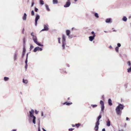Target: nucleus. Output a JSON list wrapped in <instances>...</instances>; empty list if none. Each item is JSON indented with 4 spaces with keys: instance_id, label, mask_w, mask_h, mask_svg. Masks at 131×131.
<instances>
[{
    "instance_id": "nucleus-58",
    "label": "nucleus",
    "mask_w": 131,
    "mask_h": 131,
    "mask_svg": "<svg viewBox=\"0 0 131 131\" xmlns=\"http://www.w3.org/2000/svg\"><path fill=\"white\" fill-rule=\"evenodd\" d=\"M72 126L73 127H74L75 126V125L73 124L72 125Z\"/></svg>"
},
{
    "instance_id": "nucleus-42",
    "label": "nucleus",
    "mask_w": 131,
    "mask_h": 131,
    "mask_svg": "<svg viewBox=\"0 0 131 131\" xmlns=\"http://www.w3.org/2000/svg\"><path fill=\"white\" fill-rule=\"evenodd\" d=\"M27 67H28L27 64H25V69L26 70L27 69Z\"/></svg>"
},
{
    "instance_id": "nucleus-51",
    "label": "nucleus",
    "mask_w": 131,
    "mask_h": 131,
    "mask_svg": "<svg viewBox=\"0 0 131 131\" xmlns=\"http://www.w3.org/2000/svg\"><path fill=\"white\" fill-rule=\"evenodd\" d=\"M24 28H23L22 30V33L23 34H24Z\"/></svg>"
},
{
    "instance_id": "nucleus-64",
    "label": "nucleus",
    "mask_w": 131,
    "mask_h": 131,
    "mask_svg": "<svg viewBox=\"0 0 131 131\" xmlns=\"http://www.w3.org/2000/svg\"><path fill=\"white\" fill-rule=\"evenodd\" d=\"M102 98H103V97H104V96H103H103H102Z\"/></svg>"
},
{
    "instance_id": "nucleus-43",
    "label": "nucleus",
    "mask_w": 131,
    "mask_h": 131,
    "mask_svg": "<svg viewBox=\"0 0 131 131\" xmlns=\"http://www.w3.org/2000/svg\"><path fill=\"white\" fill-rule=\"evenodd\" d=\"M27 62H28V59H26V60H25V63L26 64H27Z\"/></svg>"
},
{
    "instance_id": "nucleus-63",
    "label": "nucleus",
    "mask_w": 131,
    "mask_h": 131,
    "mask_svg": "<svg viewBox=\"0 0 131 131\" xmlns=\"http://www.w3.org/2000/svg\"><path fill=\"white\" fill-rule=\"evenodd\" d=\"M78 0H74V1L75 2H76Z\"/></svg>"
},
{
    "instance_id": "nucleus-36",
    "label": "nucleus",
    "mask_w": 131,
    "mask_h": 131,
    "mask_svg": "<svg viewBox=\"0 0 131 131\" xmlns=\"http://www.w3.org/2000/svg\"><path fill=\"white\" fill-rule=\"evenodd\" d=\"M34 4V0H32V2L31 5V7H33Z\"/></svg>"
},
{
    "instance_id": "nucleus-17",
    "label": "nucleus",
    "mask_w": 131,
    "mask_h": 131,
    "mask_svg": "<svg viewBox=\"0 0 131 131\" xmlns=\"http://www.w3.org/2000/svg\"><path fill=\"white\" fill-rule=\"evenodd\" d=\"M106 125L108 127L110 126V122L109 119L107 120L106 122Z\"/></svg>"
},
{
    "instance_id": "nucleus-45",
    "label": "nucleus",
    "mask_w": 131,
    "mask_h": 131,
    "mask_svg": "<svg viewBox=\"0 0 131 131\" xmlns=\"http://www.w3.org/2000/svg\"><path fill=\"white\" fill-rule=\"evenodd\" d=\"M34 33L33 32H32L31 33V36H32V37L34 36Z\"/></svg>"
},
{
    "instance_id": "nucleus-53",
    "label": "nucleus",
    "mask_w": 131,
    "mask_h": 131,
    "mask_svg": "<svg viewBox=\"0 0 131 131\" xmlns=\"http://www.w3.org/2000/svg\"><path fill=\"white\" fill-rule=\"evenodd\" d=\"M41 115L42 116H43V112H41Z\"/></svg>"
},
{
    "instance_id": "nucleus-49",
    "label": "nucleus",
    "mask_w": 131,
    "mask_h": 131,
    "mask_svg": "<svg viewBox=\"0 0 131 131\" xmlns=\"http://www.w3.org/2000/svg\"><path fill=\"white\" fill-rule=\"evenodd\" d=\"M28 53H27L26 54V59H28Z\"/></svg>"
},
{
    "instance_id": "nucleus-18",
    "label": "nucleus",
    "mask_w": 131,
    "mask_h": 131,
    "mask_svg": "<svg viewBox=\"0 0 131 131\" xmlns=\"http://www.w3.org/2000/svg\"><path fill=\"white\" fill-rule=\"evenodd\" d=\"M102 115H99L98 117H97V122H99L100 121L99 120L100 119V118L102 117Z\"/></svg>"
},
{
    "instance_id": "nucleus-34",
    "label": "nucleus",
    "mask_w": 131,
    "mask_h": 131,
    "mask_svg": "<svg viewBox=\"0 0 131 131\" xmlns=\"http://www.w3.org/2000/svg\"><path fill=\"white\" fill-rule=\"evenodd\" d=\"M23 41L24 46H25V38H24L23 39Z\"/></svg>"
},
{
    "instance_id": "nucleus-24",
    "label": "nucleus",
    "mask_w": 131,
    "mask_h": 131,
    "mask_svg": "<svg viewBox=\"0 0 131 131\" xmlns=\"http://www.w3.org/2000/svg\"><path fill=\"white\" fill-rule=\"evenodd\" d=\"M58 3L57 0H53V4H56Z\"/></svg>"
},
{
    "instance_id": "nucleus-55",
    "label": "nucleus",
    "mask_w": 131,
    "mask_h": 131,
    "mask_svg": "<svg viewBox=\"0 0 131 131\" xmlns=\"http://www.w3.org/2000/svg\"><path fill=\"white\" fill-rule=\"evenodd\" d=\"M128 119H129V118L128 117H126V120L127 121V120H128Z\"/></svg>"
},
{
    "instance_id": "nucleus-9",
    "label": "nucleus",
    "mask_w": 131,
    "mask_h": 131,
    "mask_svg": "<svg viewBox=\"0 0 131 131\" xmlns=\"http://www.w3.org/2000/svg\"><path fill=\"white\" fill-rule=\"evenodd\" d=\"M112 19L111 18H107L106 19L105 22L106 23H111L112 21H111Z\"/></svg>"
},
{
    "instance_id": "nucleus-12",
    "label": "nucleus",
    "mask_w": 131,
    "mask_h": 131,
    "mask_svg": "<svg viewBox=\"0 0 131 131\" xmlns=\"http://www.w3.org/2000/svg\"><path fill=\"white\" fill-rule=\"evenodd\" d=\"M17 59V54L16 52L14 54V61L16 60V59Z\"/></svg>"
},
{
    "instance_id": "nucleus-44",
    "label": "nucleus",
    "mask_w": 131,
    "mask_h": 131,
    "mask_svg": "<svg viewBox=\"0 0 131 131\" xmlns=\"http://www.w3.org/2000/svg\"><path fill=\"white\" fill-rule=\"evenodd\" d=\"M38 124H39V126L40 123H39ZM38 131H40V128L39 126L38 127Z\"/></svg>"
},
{
    "instance_id": "nucleus-7",
    "label": "nucleus",
    "mask_w": 131,
    "mask_h": 131,
    "mask_svg": "<svg viewBox=\"0 0 131 131\" xmlns=\"http://www.w3.org/2000/svg\"><path fill=\"white\" fill-rule=\"evenodd\" d=\"M100 124L99 122H96L95 123V126L94 128L95 130L96 131H97L99 129V126Z\"/></svg>"
},
{
    "instance_id": "nucleus-22",
    "label": "nucleus",
    "mask_w": 131,
    "mask_h": 131,
    "mask_svg": "<svg viewBox=\"0 0 131 131\" xmlns=\"http://www.w3.org/2000/svg\"><path fill=\"white\" fill-rule=\"evenodd\" d=\"M104 108H103V109L102 110V108H101V110L100 112L99 115H102V114L104 113Z\"/></svg>"
},
{
    "instance_id": "nucleus-39",
    "label": "nucleus",
    "mask_w": 131,
    "mask_h": 131,
    "mask_svg": "<svg viewBox=\"0 0 131 131\" xmlns=\"http://www.w3.org/2000/svg\"><path fill=\"white\" fill-rule=\"evenodd\" d=\"M117 47H120L121 46V45L120 43H118L117 44Z\"/></svg>"
},
{
    "instance_id": "nucleus-35",
    "label": "nucleus",
    "mask_w": 131,
    "mask_h": 131,
    "mask_svg": "<svg viewBox=\"0 0 131 131\" xmlns=\"http://www.w3.org/2000/svg\"><path fill=\"white\" fill-rule=\"evenodd\" d=\"M91 106L93 108H94V107H96L97 106V105H96V104H95V105L91 104Z\"/></svg>"
},
{
    "instance_id": "nucleus-27",
    "label": "nucleus",
    "mask_w": 131,
    "mask_h": 131,
    "mask_svg": "<svg viewBox=\"0 0 131 131\" xmlns=\"http://www.w3.org/2000/svg\"><path fill=\"white\" fill-rule=\"evenodd\" d=\"M94 16L96 18H98L99 17L98 14L97 13H95L94 14Z\"/></svg>"
},
{
    "instance_id": "nucleus-5",
    "label": "nucleus",
    "mask_w": 131,
    "mask_h": 131,
    "mask_svg": "<svg viewBox=\"0 0 131 131\" xmlns=\"http://www.w3.org/2000/svg\"><path fill=\"white\" fill-rule=\"evenodd\" d=\"M40 18V16L38 14L36 15L35 20V25L36 26H37V25L38 20Z\"/></svg>"
},
{
    "instance_id": "nucleus-3",
    "label": "nucleus",
    "mask_w": 131,
    "mask_h": 131,
    "mask_svg": "<svg viewBox=\"0 0 131 131\" xmlns=\"http://www.w3.org/2000/svg\"><path fill=\"white\" fill-rule=\"evenodd\" d=\"M32 39L35 43L38 46H43V45L41 44L38 42L37 38L36 36L35 35L33 36L32 37Z\"/></svg>"
},
{
    "instance_id": "nucleus-26",
    "label": "nucleus",
    "mask_w": 131,
    "mask_h": 131,
    "mask_svg": "<svg viewBox=\"0 0 131 131\" xmlns=\"http://www.w3.org/2000/svg\"><path fill=\"white\" fill-rule=\"evenodd\" d=\"M9 79V78L8 77H5L4 78V80L5 81H6L8 80Z\"/></svg>"
},
{
    "instance_id": "nucleus-10",
    "label": "nucleus",
    "mask_w": 131,
    "mask_h": 131,
    "mask_svg": "<svg viewBox=\"0 0 131 131\" xmlns=\"http://www.w3.org/2000/svg\"><path fill=\"white\" fill-rule=\"evenodd\" d=\"M100 103L101 105V108H102V110L103 108H104V102L102 100H101Z\"/></svg>"
},
{
    "instance_id": "nucleus-40",
    "label": "nucleus",
    "mask_w": 131,
    "mask_h": 131,
    "mask_svg": "<svg viewBox=\"0 0 131 131\" xmlns=\"http://www.w3.org/2000/svg\"><path fill=\"white\" fill-rule=\"evenodd\" d=\"M38 9L36 7L35 8V10L36 12H38Z\"/></svg>"
},
{
    "instance_id": "nucleus-14",
    "label": "nucleus",
    "mask_w": 131,
    "mask_h": 131,
    "mask_svg": "<svg viewBox=\"0 0 131 131\" xmlns=\"http://www.w3.org/2000/svg\"><path fill=\"white\" fill-rule=\"evenodd\" d=\"M95 37L94 36H90L89 37V40L90 41H92L94 39Z\"/></svg>"
},
{
    "instance_id": "nucleus-11",
    "label": "nucleus",
    "mask_w": 131,
    "mask_h": 131,
    "mask_svg": "<svg viewBox=\"0 0 131 131\" xmlns=\"http://www.w3.org/2000/svg\"><path fill=\"white\" fill-rule=\"evenodd\" d=\"M66 35L67 36H68L69 38H72V37H70L69 35L70 33V31L69 30H67L66 31Z\"/></svg>"
},
{
    "instance_id": "nucleus-50",
    "label": "nucleus",
    "mask_w": 131,
    "mask_h": 131,
    "mask_svg": "<svg viewBox=\"0 0 131 131\" xmlns=\"http://www.w3.org/2000/svg\"><path fill=\"white\" fill-rule=\"evenodd\" d=\"M112 30H113V31H116L115 30H114V28H112Z\"/></svg>"
},
{
    "instance_id": "nucleus-30",
    "label": "nucleus",
    "mask_w": 131,
    "mask_h": 131,
    "mask_svg": "<svg viewBox=\"0 0 131 131\" xmlns=\"http://www.w3.org/2000/svg\"><path fill=\"white\" fill-rule=\"evenodd\" d=\"M118 49H119V48L118 47H116L115 48V50L117 52H118V51H119Z\"/></svg>"
},
{
    "instance_id": "nucleus-16",
    "label": "nucleus",
    "mask_w": 131,
    "mask_h": 131,
    "mask_svg": "<svg viewBox=\"0 0 131 131\" xmlns=\"http://www.w3.org/2000/svg\"><path fill=\"white\" fill-rule=\"evenodd\" d=\"M108 103L109 105L111 106L112 105V101L110 99H109L108 100Z\"/></svg>"
},
{
    "instance_id": "nucleus-60",
    "label": "nucleus",
    "mask_w": 131,
    "mask_h": 131,
    "mask_svg": "<svg viewBox=\"0 0 131 131\" xmlns=\"http://www.w3.org/2000/svg\"><path fill=\"white\" fill-rule=\"evenodd\" d=\"M109 48H112V47L111 46H109Z\"/></svg>"
},
{
    "instance_id": "nucleus-47",
    "label": "nucleus",
    "mask_w": 131,
    "mask_h": 131,
    "mask_svg": "<svg viewBox=\"0 0 131 131\" xmlns=\"http://www.w3.org/2000/svg\"><path fill=\"white\" fill-rule=\"evenodd\" d=\"M35 113L36 114H37L38 112L36 110H35Z\"/></svg>"
},
{
    "instance_id": "nucleus-6",
    "label": "nucleus",
    "mask_w": 131,
    "mask_h": 131,
    "mask_svg": "<svg viewBox=\"0 0 131 131\" xmlns=\"http://www.w3.org/2000/svg\"><path fill=\"white\" fill-rule=\"evenodd\" d=\"M44 28L42 29L41 31H47L49 30V26L48 24H45L43 26Z\"/></svg>"
},
{
    "instance_id": "nucleus-52",
    "label": "nucleus",
    "mask_w": 131,
    "mask_h": 131,
    "mask_svg": "<svg viewBox=\"0 0 131 131\" xmlns=\"http://www.w3.org/2000/svg\"><path fill=\"white\" fill-rule=\"evenodd\" d=\"M102 131H105V129L104 128L102 129Z\"/></svg>"
},
{
    "instance_id": "nucleus-19",
    "label": "nucleus",
    "mask_w": 131,
    "mask_h": 131,
    "mask_svg": "<svg viewBox=\"0 0 131 131\" xmlns=\"http://www.w3.org/2000/svg\"><path fill=\"white\" fill-rule=\"evenodd\" d=\"M39 47H35L33 50V51L34 52H36L39 49Z\"/></svg>"
},
{
    "instance_id": "nucleus-31",
    "label": "nucleus",
    "mask_w": 131,
    "mask_h": 131,
    "mask_svg": "<svg viewBox=\"0 0 131 131\" xmlns=\"http://www.w3.org/2000/svg\"><path fill=\"white\" fill-rule=\"evenodd\" d=\"M35 15V13L33 10H32L31 11V15L32 16H34Z\"/></svg>"
},
{
    "instance_id": "nucleus-54",
    "label": "nucleus",
    "mask_w": 131,
    "mask_h": 131,
    "mask_svg": "<svg viewBox=\"0 0 131 131\" xmlns=\"http://www.w3.org/2000/svg\"><path fill=\"white\" fill-rule=\"evenodd\" d=\"M43 131H46V130H45L43 128H42Z\"/></svg>"
},
{
    "instance_id": "nucleus-8",
    "label": "nucleus",
    "mask_w": 131,
    "mask_h": 131,
    "mask_svg": "<svg viewBox=\"0 0 131 131\" xmlns=\"http://www.w3.org/2000/svg\"><path fill=\"white\" fill-rule=\"evenodd\" d=\"M71 4V2H67L66 4L64 5V7H69Z\"/></svg>"
},
{
    "instance_id": "nucleus-59",
    "label": "nucleus",
    "mask_w": 131,
    "mask_h": 131,
    "mask_svg": "<svg viewBox=\"0 0 131 131\" xmlns=\"http://www.w3.org/2000/svg\"><path fill=\"white\" fill-rule=\"evenodd\" d=\"M70 0H67V2H70Z\"/></svg>"
},
{
    "instance_id": "nucleus-1",
    "label": "nucleus",
    "mask_w": 131,
    "mask_h": 131,
    "mask_svg": "<svg viewBox=\"0 0 131 131\" xmlns=\"http://www.w3.org/2000/svg\"><path fill=\"white\" fill-rule=\"evenodd\" d=\"M124 106L123 104H119L116 107L115 110L117 115H121V114L122 110H123Z\"/></svg>"
},
{
    "instance_id": "nucleus-15",
    "label": "nucleus",
    "mask_w": 131,
    "mask_h": 131,
    "mask_svg": "<svg viewBox=\"0 0 131 131\" xmlns=\"http://www.w3.org/2000/svg\"><path fill=\"white\" fill-rule=\"evenodd\" d=\"M25 51H26V50L25 48V47H24L23 48V51L22 55V58H23V57L25 55Z\"/></svg>"
},
{
    "instance_id": "nucleus-33",
    "label": "nucleus",
    "mask_w": 131,
    "mask_h": 131,
    "mask_svg": "<svg viewBox=\"0 0 131 131\" xmlns=\"http://www.w3.org/2000/svg\"><path fill=\"white\" fill-rule=\"evenodd\" d=\"M80 125V123L78 124H76L75 125L78 128L79 127V126Z\"/></svg>"
},
{
    "instance_id": "nucleus-4",
    "label": "nucleus",
    "mask_w": 131,
    "mask_h": 131,
    "mask_svg": "<svg viewBox=\"0 0 131 131\" xmlns=\"http://www.w3.org/2000/svg\"><path fill=\"white\" fill-rule=\"evenodd\" d=\"M66 37L63 34L62 35V47L63 49H65V46L66 45Z\"/></svg>"
},
{
    "instance_id": "nucleus-28",
    "label": "nucleus",
    "mask_w": 131,
    "mask_h": 131,
    "mask_svg": "<svg viewBox=\"0 0 131 131\" xmlns=\"http://www.w3.org/2000/svg\"><path fill=\"white\" fill-rule=\"evenodd\" d=\"M40 4L41 5H43L44 4V1L42 0L40 1Z\"/></svg>"
},
{
    "instance_id": "nucleus-46",
    "label": "nucleus",
    "mask_w": 131,
    "mask_h": 131,
    "mask_svg": "<svg viewBox=\"0 0 131 131\" xmlns=\"http://www.w3.org/2000/svg\"><path fill=\"white\" fill-rule=\"evenodd\" d=\"M74 129V128H69V131H72Z\"/></svg>"
},
{
    "instance_id": "nucleus-29",
    "label": "nucleus",
    "mask_w": 131,
    "mask_h": 131,
    "mask_svg": "<svg viewBox=\"0 0 131 131\" xmlns=\"http://www.w3.org/2000/svg\"><path fill=\"white\" fill-rule=\"evenodd\" d=\"M127 71L128 72H131V66L130 68L127 69Z\"/></svg>"
},
{
    "instance_id": "nucleus-21",
    "label": "nucleus",
    "mask_w": 131,
    "mask_h": 131,
    "mask_svg": "<svg viewBox=\"0 0 131 131\" xmlns=\"http://www.w3.org/2000/svg\"><path fill=\"white\" fill-rule=\"evenodd\" d=\"M45 6L46 8V9L48 11H50V9L48 5L47 4L45 5Z\"/></svg>"
},
{
    "instance_id": "nucleus-32",
    "label": "nucleus",
    "mask_w": 131,
    "mask_h": 131,
    "mask_svg": "<svg viewBox=\"0 0 131 131\" xmlns=\"http://www.w3.org/2000/svg\"><path fill=\"white\" fill-rule=\"evenodd\" d=\"M91 33L92 35H93V36H94V37H95L96 36L95 34L94 33V31H92Z\"/></svg>"
},
{
    "instance_id": "nucleus-20",
    "label": "nucleus",
    "mask_w": 131,
    "mask_h": 131,
    "mask_svg": "<svg viewBox=\"0 0 131 131\" xmlns=\"http://www.w3.org/2000/svg\"><path fill=\"white\" fill-rule=\"evenodd\" d=\"M72 104V103H69L67 102H65L64 103H63V105L66 104L67 105H70L71 104Z\"/></svg>"
},
{
    "instance_id": "nucleus-61",
    "label": "nucleus",
    "mask_w": 131,
    "mask_h": 131,
    "mask_svg": "<svg viewBox=\"0 0 131 131\" xmlns=\"http://www.w3.org/2000/svg\"><path fill=\"white\" fill-rule=\"evenodd\" d=\"M67 65L68 67H69V64H67Z\"/></svg>"
},
{
    "instance_id": "nucleus-56",
    "label": "nucleus",
    "mask_w": 131,
    "mask_h": 131,
    "mask_svg": "<svg viewBox=\"0 0 131 131\" xmlns=\"http://www.w3.org/2000/svg\"><path fill=\"white\" fill-rule=\"evenodd\" d=\"M16 129H13L12 131H16Z\"/></svg>"
},
{
    "instance_id": "nucleus-25",
    "label": "nucleus",
    "mask_w": 131,
    "mask_h": 131,
    "mask_svg": "<svg viewBox=\"0 0 131 131\" xmlns=\"http://www.w3.org/2000/svg\"><path fill=\"white\" fill-rule=\"evenodd\" d=\"M23 81L24 83L25 84L27 83L28 82V81L27 80H25L24 79H23Z\"/></svg>"
},
{
    "instance_id": "nucleus-38",
    "label": "nucleus",
    "mask_w": 131,
    "mask_h": 131,
    "mask_svg": "<svg viewBox=\"0 0 131 131\" xmlns=\"http://www.w3.org/2000/svg\"><path fill=\"white\" fill-rule=\"evenodd\" d=\"M34 46L32 45H31L30 48V50H31L34 48Z\"/></svg>"
},
{
    "instance_id": "nucleus-48",
    "label": "nucleus",
    "mask_w": 131,
    "mask_h": 131,
    "mask_svg": "<svg viewBox=\"0 0 131 131\" xmlns=\"http://www.w3.org/2000/svg\"><path fill=\"white\" fill-rule=\"evenodd\" d=\"M38 50H39L40 51H42V48L39 47Z\"/></svg>"
},
{
    "instance_id": "nucleus-41",
    "label": "nucleus",
    "mask_w": 131,
    "mask_h": 131,
    "mask_svg": "<svg viewBox=\"0 0 131 131\" xmlns=\"http://www.w3.org/2000/svg\"><path fill=\"white\" fill-rule=\"evenodd\" d=\"M60 39H61V38H58V42L59 43H61V42H60Z\"/></svg>"
},
{
    "instance_id": "nucleus-2",
    "label": "nucleus",
    "mask_w": 131,
    "mask_h": 131,
    "mask_svg": "<svg viewBox=\"0 0 131 131\" xmlns=\"http://www.w3.org/2000/svg\"><path fill=\"white\" fill-rule=\"evenodd\" d=\"M29 119H31V118H33L32 122L34 124H36V117L34 115V110L32 109L31 111H29Z\"/></svg>"
},
{
    "instance_id": "nucleus-37",
    "label": "nucleus",
    "mask_w": 131,
    "mask_h": 131,
    "mask_svg": "<svg viewBox=\"0 0 131 131\" xmlns=\"http://www.w3.org/2000/svg\"><path fill=\"white\" fill-rule=\"evenodd\" d=\"M127 64L129 66H130L131 65V64L130 61H128L127 62Z\"/></svg>"
},
{
    "instance_id": "nucleus-57",
    "label": "nucleus",
    "mask_w": 131,
    "mask_h": 131,
    "mask_svg": "<svg viewBox=\"0 0 131 131\" xmlns=\"http://www.w3.org/2000/svg\"><path fill=\"white\" fill-rule=\"evenodd\" d=\"M119 131H124V130L123 129H122L121 130H119Z\"/></svg>"
},
{
    "instance_id": "nucleus-13",
    "label": "nucleus",
    "mask_w": 131,
    "mask_h": 131,
    "mask_svg": "<svg viewBox=\"0 0 131 131\" xmlns=\"http://www.w3.org/2000/svg\"><path fill=\"white\" fill-rule=\"evenodd\" d=\"M27 15L26 13H24L23 17V19L24 20H26Z\"/></svg>"
},
{
    "instance_id": "nucleus-23",
    "label": "nucleus",
    "mask_w": 131,
    "mask_h": 131,
    "mask_svg": "<svg viewBox=\"0 0 131 131\" xmlns=\"http://www.w3.org/2000/svg\"><path fill=\"white\" fill-rule=\"evenodd\" d=\"M127 18L126 16H123V18H122V20L124 21H127Z\"/></svg>"
},
{
    "instance_id": "nucleus-62",
    "label": "nucleus",
    "mask_w": 131,
    "mask_h": 131,
    "mask_svg": "<svg viewBox=\"0 0 131 131\" xmlns=\"http://www.w3.org/2000/svg\"><path fill=\"white\" fill-rule=\"evenodd\" d=\"M104 32H105V33H106V32H107V31H104Z\"/></svg>"
}]
</instances>
